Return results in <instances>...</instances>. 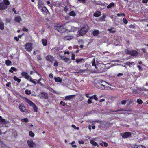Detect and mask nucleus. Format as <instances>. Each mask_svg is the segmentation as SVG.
<instances>
[{
	"mask_svg": "<svg viewBox=\"0 0 148 148\" xmlns=\"http://www.w3.org/2000/svg\"><path fill=\"white\" fill-rule=\"evenodd\" d=\"M104 145L105 147H106L108 146V144L106 142H105L104 143Z\"/></svg>",
	"mask_w": 148,
	"mask_h": 148,
	"instance_id": "nucleus-60",
	"label": "nucleus"
},
{
	"mask_svg": "<svg viewBox=\"0 0 148 148\" xmlns=\"http://www.w3.org/2000/svg\"><path fill=\"white\" fill-rule=\"evenodd\" d=\"M69 15L70 16H73L74 15V12L73 11H71L69 13Z\"/></svg>",
	"mask_w": 148,
	"mask_h": 148,
	"instance_id": "nucleus-48",
	"label": "nucleus"
},
{
	"mask_svg": "<svg viewBox=\"0 0 148 148\" xmlns=\"http://www.w3.org/2000/svg\"><path fill=\"white\" fill-rule=\"evenodd\" d=\"M130 50H129L127 49H125L124 50L125 52L126 53L130 55Z\"/></svg>",
	"mask_w": 148,
	"mask_h": 148,
	"instance_id": "nucleus-37",
	"label": "nucleus"
},
{
	"mask_svg": "<svg viewBox=\"0 0 148 148\" xmlns=\"http://www.w3.org/2000/svg\"><path fill=\"white\" fill-rule=\"evenodd\" d=\"M92 66H95H95L96 65V64H95V59H94L92 61Z\"/></svg>",
	"mask_w": 148,
	"mask_h": 148,
	"instance_id": "nucleus-44",
	"label": "nucleus"
},
{
	"mask_svg": "<svg viewBox=\"0 0 148 148\" xmlns=\"http://www.w3.org/2000/svg\"><path fill=\"white\" fill-rule=\"evenodd\" d=\"M25 49L26 50L29 52L31 51L32 49V44L31 43L27 44L25 46Z\"/></svg>",
	"mask_w": 148,
	"mask_h": 148,
	"instance_id": "nucleus-6",
	"label": "nucleus"
},
{
	"mask_svg": "<svg viewBox=\"0 0 148 148\" xmlns=\"http://www.w3.org/2000/svg\"><path fill=\"white\" fill-rule=\"evenodd\" d=\"M54 79L56 82H61L62 81V79L60 78L59 77H58V78H55Z\"/></svg>",
	"mask_w": 148,
	"mask_h": 148,
	"instance_id": "nucleus-27",
	"label": "nucleus"
},
{
	"mask_svg": "<svg viewBox=\"0 0 148 148\" xmlns=\"http://www.w3.org/2000/svg\"><path fill=\"white\" fill-rule=\"evenodd\" d=\"M148 1L147 0H142V2L143 3H146L148 2Z\"/></svg>",
	"mask_w": 148,
	"mask_h": 148,
	"instance_id": "nucleus-52",
	"label": "nucleus"
},
{
	"mask_svg": "<svg viewBox=\"0 0 148 148\" xmlns=\"http://www.w3.org/2000/svg\"><path fill=\"white\" fill-rule=\"evenodd\" d=\"M123 74L122 73H119L117 75V76L118 77H119L121 76H123Z\"/></svg>",
	"mask_w": 148,
	"mask_h": 148,
	"instance_id": "nucleus-59",
	"label": "nucleus"
},
{
	"mask_svg": "<svg viewBox=\"0 0 148 148\" xmlns=\"http://www.w3.org/2000/svg\"><path fill=\"white\" fill-rule=\"evenodd\" d=\"M0 122H1L2 124H6L7 123V121L5 120V119L2 118Z\"/></svg>",
	"mask_w": 148,
	"mask_h": 148,
	"instance_id": "nucleus-30",
	"label": "nucleus"
},
{
	"mask_svg": "<svg viewBox=\"0 0 148 148\" xmlns=\"http://www.w3.org/2000/svg\"><path fill=\"white\" fill-rule=\"evenodd\" d=\"M49 76L50 78H53V75L52 73H50L49 75Z\"/></svg>",
	"mask_w": 148,
	"mask_h": 148,
	"instance_id": "nucleus-61",
	"label": "nucleus"
},
{
	"mask_svg": "<svg viewBox=\"0 0 148 148\" xmlns=\"http://www.w3.org/2000/svg\"><path fill=\"white\" fill-rule=\"evenodd\" d=\"M4 28L3 23L2 22L0 21V29L2 30Z\"/></svg>",
	"mask_w": 148,
	"mask_h": 148,
	"instance_id": "nucleus-32",
	"label": "nucleus"
},
{
	"mask_svg": "<svg viewBox=\"0 0 148 148\" xmlns=\"http://www.w3.org/2000/svg\"><path fill=\"white\" fill-rule=\"evenodd\" d=\"M19 108L21 111L22 112H24L26 110L25 107L22 105H21L19 106Z\"/></svg>",
	"mask_w": 148,
	"mask_h": 148,
	"instance_id": "nucleus-17",
	"label": "nucleus"
},
{
	"mask_svg": "<svg viewBox=\"0 0 148 148\" xmlns=\"http://www.w3.org/2000/svg\"><path fill=\"white\" fill-rule=\"evenodd\" d=\"M99 32L98 30H94L92 32V34L94 36H97L99 34Z\"/></svg>",
	"mask_w": 148,
	"mask_h": 148,
	"instance_id": "nucleus-19",
	"label": "nucleus"
},
{
	"mask_svg": "<svg viewBox=\"0 0 148 148\" xmlns=\"http://www.w3.org/2000/svg\"><path fill=\"white\" fill-rule=\"evenodd\" d=\"M115 5L113 2H112L107 6V8L109 9L112 7H114Z\"/></svg>",
	"mask_w": 148,
	"mask_h": 148,
	"instance_id": "nucleus-25",
	"label": "nucleus"
},
{
	"mask_svg": "<svg viewBox=\"0 0 148 148\" xmlns=\"http://www.w3.org/2000/svg\"><path fill=\"white\" fill-rule=\"evenodd\" d=\"M37 58L38 60H42V58H41L40 56H38L37 57Z\"/></svg>",
	"mask_w": 148,
	"mask_h": 148,
	"instance_id": "nucleus-64",
	"label": "nucleus"
},
{
	"mask_svg": "<svg viewBox=\"0 0 148 148\" xmlns=\"http://www.w3.org/2000/svg\"><path fill=\"white\" fill-rule=\"evenodd\" d=\"M42 42L44 46H46L47 45V40L46 39H42Z\"/></svg>",
	"mask_w": 148,
	"mask_h": 148,
	"instance_id": "nucleus-26",
	"label": "nucleus"
},
{
	"mask_svg": "<svg viewBox=\"0 0 148 148\" xmlns=\"http://www.w3.org/2000/svg\"><path fill=\"white\" fill-rule=\"evenodd\" d=\"M135 27L133 25H131L129 26V27L131 28H134Z\"/></svg>",
	"mask_w": 148,
	"mask_h": 148,
	"instance_id": "nucleus-50",
	"label": "nucleus"
},
{
	"mask_svg": "<svg viewBox=\"0 0 148 148\" xmlns=\"http://www.w3.org/2000/svg\"><path fill=\"white\" fill-rule=\"evenodd\" d=\"M21 75L25 77V78L27 79H29L30 77V76L27 73L24 72H23L21 73Z\"/></svg>",
	"mask_w": 148,
	"mask_h": 148,
	"instance_id": "nucleus-15",
	"label": "nucleus"
},
{
	"mask_svg": "<svg viewBox=\"0 0 148 148\" xmlns=\"http://www.w3.org/2000/svg\"><path fill=\"white\" fill-rule=\"evenodd\" d=\"M14 79L15 81H17L18 83H19L21 81V79H19L18 78H17L16 76H14Z\"/></svg>",
	"mask_w": 148,
	"mask_h": 148,
	"instance_id": "nucleus-33",
	"label": "nucleus"
},
{
	"mask_svg": "<svg viewBox=\"0 0 148 148\" xmlns=\"http://www.w3.org/2000/svg\"><path fill=\"white\" fill-rule=\"evenodd\" d=\"M58 62L56 61L54 64V66H58Z\"/></svg>",
	"mask_w": 148,
	"mask_h": 148,
	"instance_id": "nucleus-55",
	"label": "nucleus"
},
{
	"mask_svg": "<svg viewBox=\"0 0 148 148\" xmlns=\"http://www.w3.org/2000/svg\"><path fill=\"white\" fill-rule=\"evenodd\" d=\"M130 55L134 57H136L138 54V52L136 50H130Z\"/></svg>",
	"mask_w": 148,
	"mask_h": 148,
	"instance_id": "nucleus-7",
	"label": "nucleus"
},
{
	"mask_svg": "<svg viewBox=\"0 0 148 148\" xmlns=\"http://www.w3.org/2000/svg\"><path fill=\"white\" fill-rule=\"evenodd\" d=\"M41 95L42 97L45 99H47L48 98V95L46 93L42 92L41 93Z\"/></svg>",
	"mask_w": 148,
	"mask_h": 148,
	"instance_id": "nucleus-16",
	"label": "nucleus"
},
{
	"mask_svg": "<svg viewBox=\"0 0 148 148\" xmlns=\"http://www.w3.org/2000/svg\"><path fill=\"white\" fill-rule=\"evenodd\" d=\"M40 9L41 10L42 12L44 14H47V12H48L47 9L45 6L42 8Z\"/></svg>",
	"mask_w": 148,
	"mask_h": 148,
	"instance_id": "nucleus-12",
	"label": "nucleus"
},
{
	"mask_svg": "<svg viewBox=\"0 0 148 148\" xmlns=\"http://www.w3.org/2000/svg\"><path fill=\"white\" fill-rule=\"evenodd\" d=\"M53 57L50 55H48L46 57V59L48 60L49 61L51 62H53Z\"/></svg>",
	"mask_w": 148,
	"mask_h": 148,
	"instance_id": "nucleus-13",
	"label": "nucleus"
},
{
	"mask_svg": "<svg viewBox=\"0 0 148 148\" xmlns=\"http://www.w3.org/2000/svg\"><path fill=\"white\" fill-rule=\"evenodd\" d=\"M3 3H4L7 6L8 5L10 4V2L8 0H4Z\"/></svg>",
	"mask_w": 148,
	"mask_h": 148,
	"instance_id": "nucleus-35",
	"label": "nucleus"
},
{
	"mask_svg": "<svg viewBox=\"0 0 148 148\" xmlns=\"http://www.w3.org/2000/svg\"><path fill=\"white\" fill-rule=\"evenodd\" d=\"M73 37L71 36H66L64 37L63 38V39L65 40H70L72 39Z\"/></svg>",
	"mask_w": 148,
	"mask_h": 148,
	"instance_id": "nucleus-22",
	"label": "nucleus"
},
{
	"mask_svg": "<svg viewBox=\"0 0 148 148\" xmlns=\"http://www.w3.org/2000/svg\"><path fill=\"white\" fill-rule=\"evenodd\" d=\"M106 17V15H103L101 17V18L102 19H104Z\"/></svg>",
	"mask_w": 148,
	"mask_h": 148,
	"instance_id": "nucleus-63",
	"label": "nucleus"
},
{
	"mask_svg": "<svg viewBox=\"0 0 148 148\" xmlns=\"http://www.w3.org/2000/svg\"><path fill=\"white\" fill-rule=\"evenodd\" d=\"M87 69H80L79 71V73H84L87 72Z\"/></svg>",
	"mask_w": 148,
	"mask_h": 148,
	"instance_id": "nucleus-41",
	"label": "nucleus"
},
{
	"mask_svg": "<svg viewBox=\"0 0 148 148\" xmlns=\"http://www.w3.org/2000/svg\"><path fill=\"white\" fill-rule=\"evenodd\" d=\"M137 102L139 104H142L143 103V101L141 99H138Z\"/></svg>",
	"mask_w": 148,
	"mask_h": 148,
	"instance_id": "nucleus-40",
	"label": "nucleus"
},
{
	"mask_svg": "<svg viewBox=\"0 0 148 148\" xmlns=\"http://www.w3.org/2000/svg\"><path fill=\"white\" fill-rule=\"evenodd\" d=\"M22 122H27L28 121V119L27 118H24L21 120Z\"/></svg>",
	"mask_w": 148,
	"mask_h": 148,
	"instance_id": "nucleus-38",
	"label": "nucleus"
},
{
	"mask_svg": "<svg viewBox=\"0 0 148 148\" xmlns=\"http://www.w3.org/2000/svg\"><path fill=\"white\" fill-rule=\"evenodd\" d=\"M60 104L63 106H64L65 105V103L63 102L62 101H61L60 102Z\"/></svg>",
	"mask_w": 148,
	"mask_h": 148,
	"instance_id": "nucleus-56",
	"label": "nucleus"
},
{
	"mask_svg": "<svg viewBox=\"0 0 148 148\" xmlns=\"http://www.w3.org/2000/svg\"><path fill=\"white\" fill-rule=\"evenodd\" d=\"M29 136L32 137H33L34 136V134L32 131H30L29 132Z\"/></svg>",
	"mask_w": 148,
	"mask_h": 148,
	"instance_id": "nucleus-36",
	"label": "nucleus"
},
{
	"mask_svg": "<svg viewBox=\"0 0 148 148\" xmlns=\"http://www.w3.org/2000/svg\"><path fill=\"white\" fill-rule=\"evenodd\" d=\"M7 8V6L3 2L1 3H0V10H2L5 9Z\"/></svg>",
	"mask_w": 148,
	"mask_h": 148,
	"instance_id": "nucleus-10",
	"label": "nucleus"
},
{
	"mask_svg": "<svg viewBox=\"0 0 148 148\" xmlns=\"http://www.w3.org/2000/svg\"><path fill=\"white\" fill-rule=\"evenodd\" d=\"M105 99L102 98V99H101L99 100V102H100L101 103L102 102L104 101H105Z\"/></svg>",
	"mask_w": 148,
	"mask_h": 148,
	"instance_id": "nucleus-54",
	"label": "nucleus"
},
{
	"mask_svg": "<svg viewBox=\"0 0 148 148\" xmlns=\"http://www.w3.org/2000/svg\"><path fill=\"white\" fill-rule=\"evenodd\" d=\"M15 20L16 21L19 23L22 21V19L20 16H17L15 18Z\"/></svg>",
	"mask_w": 148,
	"mask_h": 148,
	"instance_id": "nucleus-24",
	"label": "nucleus"
},
{
	"mask_svg": "<svg viewBox=\"0 0 148 148\" xmlns=\"http://www.w3.org/2000/svg\"><path fill=\"white\" fill-rule=\"evenodd\" d=\"M134 148H146L145 146H143L142 145H135L134 146Z\"/></svg>",
	"mask_w": 148,
	"mask_h": 148,
	"instance_id": "nucleus-23",
	"label": "nucleus"
},
{
	"mask_svg": "<svg viewBox=\"0 0 148 148\" xmlns=\"http://www.w3.org/2000/svg\"><path fill=\"white\" fill-rule=\"evenodd\" d=\"M108 31L111 33H114L116 32L115 29L114 28H112L111 29H109Z\"/></svg>",
	"mask_w": 148,
	"mask_h": 148,
	"instance_id": "nucleus-31",
	"label": "nucleus"
},
{
	"mask_svg": "<svg viewBox=\"0 0 148 148\" xmlns=\"http://www.w3.org/2000/svg\"><path fill=\"white\" fill-rule=\"evenodd\" d=\"M93 98L96 101H97L99 100L98 98L97 97L96 95H93Z\"/></svg>",
	"mask_w": 148,
	"mask_h": 148,
	"instance_id": "nucleus-43",
	"label": "nucleus"
},
{
	"mask_svg": "<svg viewBox=\"0 0 148 148\" xmlns=\"http://www.w3.org/2000/svg\"><path fill=\"white\" fill-rule=\"evenodd\" d=\"M38 3V8L39 9H40L44 7V3L42 2L39 1Z\"/></svg>",
	"mask_w": 148,
	"mask_h": 148,
	"instance_id": "nucleus-20",
	"label": "nucleus"
},
{
	"mask_svg": "<svg viewBox=\"0 0 148 148\" xmlns=\"http://www.w3.org/2000/svg\"><path fill=\"white\" fill-rule=\"evenodd\" d=\"M78 142L80 144H83L84 143V142L82 140L79 141Z\"/></svg>",
	"mask_w": 148,
	"mask_h": 148,
	"instance_id": "nucleus-53",
	"label": "nucleus"
},
{
	"mask_svg": "<svg viewBox=\"0 0 148 148\" xmlns=\"http://www.w3.org/2000/svg\"><path fill=\"white\" fill-rule=\"evenodd\" d=\"M126 103V100H123L121 101V103L122 105H125Z\"/></svg>",
	"mask_w": 148,
	"mask_h": 148,
	"instance_id": "nucleus-47",
	"label": "nucleus"
},
{
	"mask_svg": "<svg viewBox=\"0 0 148 148\" xmlns=\"http://www.w3.org/2000/svg\"><path fill=\"white\" fill-rule=\"evenodd\" d=\"M121 136L122 137L126 138L128 137H130L131 136V134L129 132H125Z\"/></svg>",
	"mask_w": 148,
	"mask_h": 148,
	"instance_id": "nucleus-8",
	"label": "nucleus"
},
{
	"mask_svg": "<svg viewBox=\"0 0 148 148\" xmlns=\"http://www.w3.org/2000/svg\"><path fill=\"white\" fill-rule=\"evenodd\" d=\"M133 93L134 94H136L138 93L136 89H133L132 90Z\"/></svg>",
	"mask_w": 148,
	"mask_h": 148,
	"instance_id": "nucleus-49",
	"label": "nucleus"
},
{
	"mask_svg": "<svg viewBox=\"0 0 148 148\" xmlns=\"http://www.w3.org/2000/svg\"><path fill=\"white\" fill-rule=\"evenodd\" d=\"M31 91L28 90H26L25 91V93L26 94H27L28 95L30 94H31Z\"/></svg>",
	"mask_w": 148,
	"mask_h": 148,
	"instance_id": "nucleus-39",
	"label": "nucleus"
},
{
	"mask_svg": "<svg viewBox=\"0 0 148 148\" xmlns=\"http://www.w3.org/2000/svg\"><path fill=\"white\" fill-rule=\"evenodd\" d=\"M128 111V110H126L121 109V110H116L115 111H113V112H116L119 111Z\"/></svg>",
	"mask_w": 148,
	"mask_h": 148,
	"instance_id": "nucleus-45",
	"label": "nucleus"
},
{
	"mask_svg": "<svg viewBox=\"0 0 148 148\" xmlns=\"http://www.w3.org/2000/svg\"><path fill=\"white\" fill-rule=\"evenodd\" d=\"M55 28L56 30L62 33L66 31V29L62 26H56Z\"/></svg>",
	"mask_w": 148,
	"mask_h": 148,
	"instance_id": "nucleus-5",
	"label": "nucleus"
},
{
	"mask_svg": "<svg viewBox=\"0 0 148 148\" xmlns=\"http://www.w3.org/2000/svg\"><path fill=\"white\" fill-rule=\"evenodd\" d=\"M27 143L30 148H33L36 145L35 143L31 139L28 140L27 141Z\"/></svg>",
	"mask_w": 148,
	"mask_h": 148,
	"instance_id": "nucleus-4",
	"label": "nucleus"
},
{
	"mask_svg": "<svg viewBox=\"0 0 148 148\" xmlns=\"http://www.w3.org/2000/svg\"><path fill=\"white\" fill-rule=\"evenodd\" d=\"M90 143L93 146H97V147H98L99 146V145H98V144L97 143L93 140H91L90 141Z\"/></svg>",
	"mask_w": 148,
	"mask_h": 148,
	"instance_id": "nucleus-21",
	"label": "nucleus"
},
{
	"mask_svg": "<svg viewBox=\"0 0 148 148\" xmlns=\"http://www.w3.org/2000/svg\"><path fill=\"white\" fill-rule=\"evenodd\" d=\"M14 39L16 40L17 41H18L19 40V38L17 37H14Z\"/></svg>",
	"mask_w": 148,
	"mask_h": 148,
	"instance_id": "nucleus-62",
	"label": "nucleus"
},
{
	"mask_svg": "<svg viewBox=\"0 0 148 148\" xmlns=\"http://www.w3.org/2000/svg\"><path fill=\"white\" fill-rule=\"evenodd\" d=\"M60 58L65 62H68L69 59V58L66 57L65 56L60 55Z\"/></svg>",
	"mask_w": 148,
	"mask_h": 148,
	"instance_id": "nucleus-11",
	"label": "nucleus"
},
{
	"mask_svg": "<svg viewBox=\"0 0 148 148\" xmlns=\"http://www.w3.org/2000/svg\"><path fill=\"white\" fill-rule=\"evenodd\" d=\"M101 15V12L97 11L94 14V16L95 17H99Z\"/></svg>",
	"mask_w": 148,
	"mask_h": 148,
	"instance_id": "nucleus-18",
	"label": "nucleus"
},
{
	"mask_svg": "<svg viewBox=\"0 0 148 148\" xmlns=\"http://www.w3.org/2000/svg\"><path fill=\"white\" fill-rule=\"evenodd\" d=\"M87 102L88 104H90L92 103V102L91 100L90 99H88V100L87 101Z\"/></svg>",
	"mask_w": 148,
	"mask_h": 148,
	"instance_id": "nucleus-51",
	"label": "nucleus"
},
{
	"mask_svg": "<svg viewBox=\"0 0 148 148\" xmlns=\"http://www.w3.org/2000/svg\"><path fill=\"white\" fill-rule=\"evenodd\" d=\"M23 31H26V32H27L28 31V29L25 27L23 28Z\"/></svg>",
	"mask_w": 148,
	"mask_h": 148,
	"instance_id": "nucleus-57",
	"label": "nucleus"
},
{
	"mask_svg": "<svg viewBox=\"0 0 148 148\" xmlns=\"http://www.w3.org/2000/svg\"><path fill=\"white\" fill-rule=\"evenodd\" d=\"M95 68L97 69L98 72L99 73L105 72L106 70V66L105 64H97L95 66Z\"/></svg>",
	"mask_w": 148,
	"mask_h": 148,
	"instance_id": "nucleus-2",
	"label": "nucleus"
},
{
	"mask_svg": "<svg viewBox=\"0 0 148 148\" xmlns=\"http://www.w3.org/2000/svg\"><path fill=\"white\" fill-rule=\"evenodd\" d=\"M78 1L82 3L85 4L86 3V0H78Z\"/></svg>",
	"mask_w": 148,
	"mask_h": 148,
	"instance_id": "nucleus-46",
	"label": "nucleus"
},
{
	"mask_svg": "<svg viewBox=\"0 0 148 148\" xmlns=\"http://www.w3.org/2000/svg\"><path fill=\"white\" fill-rule=\"evenodd\" d=\"M84 60L82 58H77L75 60V61L77 64L81 63L82 62H84Z\"/></svg>",
	"mask_w": 148,
	"mask_h": 148,
	"instance_id": "nucleus-14",
	"label": "nucleus"
},
{
	"mask_svg": "<svg viewBox=\"0 0 148 148\" xmlns=\"http://www.w3.org/2000/svg\"><path fill=\"white\" fill-rule=\"evenodd\" d=\"M17 71V69L15 68L12 67H11V69L9 71V72L11 73H13V71Z\"/></svg>",
	"mask_w": 148,
	"mask_h": 148,
	"instance_id": "nucleus-29",
	"label": "nucleus"
},
{
	"mask_svg": "<svg viewBox=\"0 0 148 148\" xmlns=\"http://www.w3.org/2000/svg\"><path fill=\"white\" fill-rule=\"evenodd\" d=\"M26 101L27 103L29 104L33 108L34 112H36L37 111L38 108L36 106L35 104L34 103L27 99H26Z\"/></svg>",
	"mask_w": 148,
	"mask_h": 148,
	"instance_id": "nucleus-3",
	"label": "nucleus"
},
{
	"mask_svg": "<svg viewBox=\"0 0 148 148\" xmlns=\"http://www.w3.org/2000/svg\"><path fill=\"white\" fill-rule=\"evenodd\" d=\"M95 86L96 87L98 86L99 88L102 90H105L106 88L105 85L100 83L98 84H97L96 85H95Z\"/></svg>",
	"mask_w": 148,
	"mask_h": 148,
	"instance_id": "nucleus-9",
	"label": "nucleus"
},
{
	"mask_svg": "<svg viewBox=\"0 0 148 148\" xmlns=\"http://www.w3.org/2000/svg\"><path fill=\"white\" fill-rule=\"evenodd\" d=\"M123 21L124 22V23L126 24L128 23V21L125 18H124L123 19Z\"/></svg>",
	"mask_w": 148,
	"mask_h": 148,
	"instance_id": "nucleus-42",
	"label": "nucleus"
},
{
	"mask_svg": "<svg viewBox=\"0 0 148 148\" xmlns=\"http://www.w3.org/2000/svg\"><path fill=\"white\" fill-rule=\"evenodd\" d=\"M30 81L32 82V83H34V84H36V82L34 81L33 80V79H32V78H30Z\"/></svg>",
	"mask_w": 148,
	"mask_h": 148,
	"instance_id": "nucleus-58",
	"label": "nucleus"
},
{
	"mask_svg": "<svg viewBox=\"0 0 148 148\" xmlns=\"http://www.w3.org/2000/svg\"><path fill=\"white\" fill-rule=\"evenodd\" d=\"M11 62L9 60H7L6 61V64L7 66H9L11 65Z\"/></svg>",
	"mask_w": 148,
	"mask_h": 148,
	"instance_id": "nucleus-34",
	"label": "nucleus"
},
{
	"mask_svg": "<svg viewBox=\"0 0 148 148\" xmlns=\"http://www.w3.org/2000/svg\"><path fill=\"white\" fill-rule=\"evenodd\" d=\"M89 29V26L87 24L81 27L79 31V34L77 35V36H84L88 31Z\"/></svg>",
	"mask_w": 148,
	"mask_h": 148,
	"instance_id": "nucleus-1",
	"label": "nucleus"
},
{
	"mask_svg": "<svg viewBox=\"0 0 148 148\" xmlns=\"http://www.w3.org/2000/svg\"><path fill=\"white\" fill-rule=\"evenodd\" d=\"M74 95H69L68 96H67L66 97L65 99V100H69L71 99L72 98H73Z\"/></svg>",
	"mask_w": 148,
	"mask_h": 148,
	"instance_id": "nucleus-28",
	"label": "nucleus"
}]
</instances>
